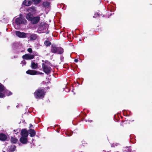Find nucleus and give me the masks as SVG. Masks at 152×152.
<instances>
[{
    "instance_id": "dca6fc26",
    "label": "nucleus",
    "mask_w": 152,
    "mask_h": 152,
    "mask_svg": "<svg viewBox=\"0 0 152 152\" xmlns=\"http://www.w3.org/2000/svg\"><path fill=\"white\" fill-rule=\"evenodd\" d=\"M34 17L33 15L30 13H28L27 14L26 16V18L28 20L30 21L31 20L32 18Z\"/></svg>"
},
{
    "instance_id": "b1692460",
    "label": "nucleus",
    "mask_w": 152,
    "mask_h": 152,
    "mask_svg": "<svg viewBox=\"0 0 152 152\" xmlns=\"http://www.w3.org/2000/svg\"><path fill=\"white\" fill-rule=\"evenodd\" d=\"M4 90V86L0 83V92L3 91Z\"/></svg>"
},
{
    "instance_id": "39448f33",
    "label": "nucleus",
    "mask_w": 152,
    "mask_h": 152,
    "mask_svg": "<svg viewBox=\"0 0 152 152\" xmlns=\"http://www.w3.org/2000/svg\"><path fill=\"white\" fill-rule=\"evenodd\" d=\"M26 73L28 74H29L31 75H43L44 73L41 72H39L36 71L34 70H28L26 72Z\"/></svg>"
},
{
    "instance_id": "4be33fe9",
    "label": "nucleus",
    "mask_w": 152,
    "mask_h": 152,
    "mask_svg": "<svg viewBox=\"0 0 152 152\" xmlns=\"http://www.w3.org/2000/svg\"><path fill=\"white\" fill-rule=\"evenodd\" d=\"M44 44L46 46H49L51 44V43L49 41L46 40L44 42Z\"/></svg>"
},
{
    "instance_id": "e433bc0d",
    "label": "nucleus",
    "mask_w": 152,
    "mask_h": 152,
    "mask_svg": "<svg viewBox=\"0 0 152 152\" xmlns=\"http://www.w3.org/2000/svg\"><path fill=\"white\" fill-rule=\"evenodd\" d=\"M9 106L7 107V108H9Z\"/></svg>"
},
{
    "instance_id": "a878e982",
    "label": "nucleus",
    "mask_w": 152,
    "mask_h": 152,
    "mask_svg": "<svg viewBox=\"0 0 152 152\" xmlns=\"http://www.w3.org/2000/svg\"><path fill=\"white\" fill-rule=\"evenodd\" d=\"M118 144H117V143L112 144H111V146L112 147H115V146H117Z\"/></svg>"
},
{
    "instance_id": "2f4dec72",
    "label": "nucleus",
    "mask_w": 152,
    "mask_h": 152,
    "mask_svg": "<svg viewBox=\"0 0 152 152\" xmlns=\"http://www.w3.org/2000/svg\"><path fill=\"white\" fill-rule=\"evenodd\" d=\"M74 61L75 62H77L78 61V60L77 59H75L74 60Z\"/></svg>"
},
{
    "instance_id": "6ab92c4d",
    "label": "nucleus",
    "mask_w": 152,
    "mask_h": 152,
    "mask_svg": "<svg viewBox=\"0 0 152 152\" xmlns=\"http://www.w3.org/2000/svg\"><path fill=\"white\" fill-rule=\"evenodd\" d=\"M29 133L30 134V136L31 137H34L35 135V131L33 129L29 130Z\"/></svg>"
},
{
    "instance_id": "9d476101",
    "label": "nucleus",
    "mask_w": 152,
    "mask_h": 152,
    "mask_svg": "<svg viewBox=\"0 0 152 152\" xmlns=\"http://www.w3.org/2000/svg\"><path fill=\"white\" fill-rule=\"evenodd\" d=\"M28 35L31 40L36 39L37 37V35L34 34L29 33L28 34Z\"/></svg>"
},
{
    "instance_id": "c9c22d12",
    "label": "nucleus",
    "mask_w": 152,
    "mask_h": 152,
    "mask_svg": "<svg viewBox=\"0 0 152 152\" xmlns=\"http://www.w3.org/2000/svg\"><path fill=\"white\" fill-rule=\"evenodd\" d=\"M18 106H18V105H17L16 106V107H18Z\"/></svg>"
},
{
    "instance_id": "4c0bfd02",
    "label": "nucleus",
    "mask_w": 152,
    "mask_h": 152,
    "mask_svg": "<svg viewBox=\"0 0 152 152\" xmlns=\"http://www.w3.org/2000/svg\"><path fill=\"white\" fill-rule=\"evenodd\" d=\"M9 106L7 107V108H9Z\"/></svg>"
},
{
    "instance_id": "6e6552de",
    "label": "nucleus",
    "mask_w": 152,
    "mask_h": 152,
    "mask_svg": "<svg viewBox=\"0 0 152 152\" xmlns=\"http://www.w3.org/2000/svg\"><path fill=\"white\" fill-rule=\"evenodd\" d=\"M16 34L19 37L24 38L26 37V33L23 32H21L19 31H16Z\"/></svg>"
},
{
    "instance_id": "1a4fd4ad",
    "label": "nucleus",
    "mask_w": 152,
    "mask_h": 152,
    "mask_svg": "<svg viewBox=\"0 0 152 152\" xmlns=\"http://www.w3.org/2000/svg\"><path fill=\"white\" fill-rule=\"evenodd\" d=\"M21 134L22 137H27L28 135V132L25 129H22L21 131Z\"/></svg>"
},
{
    "instance_id": "473e14b6",
    "label": "nucleus",
    "mask_w": 152,
    "mask_h": 152,
    "mask_svg": "<svg viewBox=\"0 0 152 152\" xmlns=\"http://www.w3.org/2000/svg\"><path fill=\"white\" fill-rule=\"evenodd\" d=\"M66 134V135H67V136H71V135H72V134Z\"/></svg>"
},
{
    "instance_id": "aec40b11",
    "label": "nucleus",
    "mask_w": 152,
    "mask_h": 152,
    "mask_svg": "<svg viewBox=\"0 0 152 152\" xmlns=\"http://www.w3.org/2000/svg\"><path fill=\"white\" fill-rule=\"evenodd\" d=\"M18 141V139L15 137H11V141L12 143H16Z\"/></svg>"
},
{
    "instance_id": "f8f14e48",
    "label": "nucleus",
    "mask_w": 152,
    "mask_h": 152,
    "mask_svg": "<svg viewBox=\"0 0 152 152\" xmlns=\"http://www.w3.org/2000/svg\"><path fill=\"white\" fill-rule=\"evenodd\" d=\"M16 147L14 145H12L8 147L7 150L8 151H15Z\"/></svg>"
},
{
    "instance_id": "ddd939ff",
    "label": "nucleus",
    "mask_w": 152,
    "mask_h": 152,
    "mask_svg": "<svg viewBox=\"0 0 152 152\" xmlns=\"http://www.w3.org/2000/svg\"><path fill=\"white\" fill-rule=\"evenodd\" d=\"M20 142L23 144H26L27 143L28 140L27 137H21L20 139Z\"/></svg>"
},
{
    "instance_id": "5701e85b",
    "label": "nucleus",
    "mask_w": 152,
    "mask_h": 152,
    "mask_svg": "<svg viewBox=\"0 0 152 152\" xmlns=\"http://www.w3.org/2000/svg\"><path fill=\"white\" fill-rule=\"evenodd\" d=\"M32 2L34 4H37L40 3V0H33Z\"/></svg>"
},
{
    "instance_id": "7c9ffc66",
    "label": "nucleus",
    "mask_w": 152,
    "mask_h": 152,
    "mask_svg": "<svg viewBox=\"0 0 152 152\" xmlns=\"http://www.w3.org/2000/svg\"><path fill=\"white\" fill-rule=\"evenodd\" d=\"M8 92L9 93H8L7 94V96H9L12 94V93L10 91H8Z\"/></svg>"
},
{
    "instance_id": "f257e3e1",
    "label": "nucleus",
    "mask_w": 152,
    "mask_h": 152,
    "mask_svg": "<svg viewBox=\"0 0 152 152\" xmlns=\"http://www.w3.org/2000/svg\"><path fill=\"white\" fill-rule=\"evenodd\" d=\"M51 52L53 53L61 54L63 52V48L60 47H56L55 45L53 44L51 46Z\"/></svg>"
},
{
    "instance_id": "393cba45",
    "label": "nucleus",
    "mask_w": 152,
    "mask_h": 152,
    "mask_svg": "<svg viewBox=\"0 0 152 152\" xmlns=\"http://www.w3.org/2000/svg\"><path fill=\"white\" fill-rule=\"evenodd\" d=\"M63 91L65 89H66V90L65 91L66 92H68L70 91V89L67 88L66 87H65V88H63Z\"/></svg>"
},
{
    "instance_id": "7ed1b4c3",
    "label": "nucleus",
    "mask_w": 152,
    "mask_h": 152,
    "mask_svg": "<svg viewBox=\"0 0 152 152\" xmlns=\"http://www.w3.org/2000/svg\"><path fill=\"white\" fill-rule=\"evenodd\" d=\"M42 68L44 72L47 74H49L51 72V68L49 65L47 63H42Z\"/></svg>"
},
{
    "instance_id": "f03ea898",
    "label": "nucleus",
    "mask_w": 152,
    "mask_h": 152,
    "mask_svg": "<svg viewBox=\"0 0 152 152\" xmlns=\"http://www.w3.org/2000/svg\"><path fill=\"white\" fill-rule=\"evenodd\" d=\"M36 99L43 98L45 95V89L44 88H38L34 93Z\"/></svg>"
},
{
    "instance_id": "20e7f679",
    "label": "nucleus",
    "mask_w": 152,
    "mask_h": 152,
    "mask_svg": "<svg viewBox=\"0 0 152 152\" xmlns=\"http://www.w3.org/2000/svg\"><path fill=\"white\" fill-rule=\"evenodd\" d=\"M15 22L17 24L20 25L22 23L25 24L26 23L27 21L25 18L20 17L16 18Z\"/></svg>"
},
{
    "instance_id": "72a5a7b5",
    "label": "nucleus",
    "mask_w": 152,
    "mask_h": 152,
    "mask_svg": "<svg viewBox=\"0 0 152 152\" xmlns=\"http://www.w3.org/2000/svg\"><path fill=\"white\" fill-rule=\"evenodd\" d=\"M32 126V125H31V124H30V127H31Z\"/></svg>"
},
{
    "instance_id": "0eeeda50",
    "label": "nucleus",
    "mask_w": 152,
    "mask_h": 152,
    "mask_svg": "<svg viewBox=\"0 0 152 152\" xmlns=\"http://www.w3.org/2000/svg\"><path fill=\"white\" fill-rule=\"evenodd\" d=\"M40 19V17L38 16L34 17L31 20V22L33 24H36L39 22Z\"/></svg>"
},
{
    "instance_id": "2eb2a0df",
    "label": "nucleus",
    "mask_w": 152,
    "mask_h": 152,
    "mask_svg": "<svg viewBox=\"0 0 152 152\" xmlns=\"http://www.w3.org/2000/svg\"><path fill=\"white\" fill-rule=\"evenodd\" d=\"M32 0H25L23 2V4L26 6H29L32 3Z\"/></svg>"
},
{
    "instance_id": "bb28decb",
    "label": "nucleus",
    "mask_w": 152,
    "mask_h": 152,
    "mask_svg": "<svg viewBox=\"0 0 152 152\" xmlns=\"http://www.w3.org/2000/svg\"><path fill=\"white\" fill-rule=\"evenodd\" d=\"M5 96L4 94L1 93H0V98H3Z\"/></svg>"
},
{
    "instance_id": "f3484780",
    "label": "nucleus",
    "mask_w": 152,
    "mask_h": 152,
    "mask_svg": "<svg viewBox=\"0 0 152 152\" xmlns=\"http://www.w3.org/2000/svg\"><path fill=\"white\" fill-rule=\"evenodd\" d=\"M31 68L33 69H36L38 68V65L37 63H35V62H32L31 65Z\"/></svg>"
},
{
    "instance_id": "4468645a",
    "label": "nucleus",
    "mask_w": 152,
    "mask_h": 152,
    "mask_svg": "<svg viewBox=\"0 0 152 152\" xmlns=\"http://www.w3.org/2000/svg\"><path fill=\"white\" fill-rule=\"evenodd\" d=\"M7 137L5 134L1 133L0 134V140L2 141H4L6 140Z\"/></svg>"
},
{
    "instance_id": "c85d7f7f",
    "label": "nucleus",
    "mask_w": 152,
    "mask_h": 152,
    "mask_svg": "<svg viewBox=\"0 0 152 152\" xmlns=\"http://www.w3.org/2000/svg\"><path fill=\"white\" fill-rule=\"evenodd\" d=\"M21 64H23L24 65H25L26 64V62L25 60H23L21 61Z\"/></svg>"
},
{
    "instance_id": "f704fd0d",
    "label": "nucleus",
    "mask_w": 152,
    "mask_h": 152,
    "mask_svg": "<svg viewBox=\"0 0 152 152\" xmlns=\"http://www.w3.org/2000/svg\"><path fill=\"white\" fill-rule=\"evenodd\" d=\"M88 121L89 122H91L92 121H89V120H88Z\"/></svg>"
},
{
    "instance_id": "a211bd4d",
    "label": "nucleus",
    "mask_w": 152,
    "mask_h": 152,
    "mask_svg": "<svg viewBox=\"0 0 152 152\" xmlns=\"http://www.w3.org/2000/svg\"><path fill=\"white\" fill-rule=\"evenodd\" d=\"M131 150L129 147H126L124 148L123 152H131Z\"/></svg>"
},
{
    "instance_id": "c756f323",
    "label": "nucleus",
    "mask_w": 152,
    "mask_h": 152,
    "mask_svg": "<svg viewBox=\"0 0 152 152\" xmlns=\"http://www.w3.org/2000/svg\"><path fill=\"white\" fill-rule=\"evenodd\" d=\"M94 15H95V16H94L93 17V18H96V17L97 16H99V14L98 13H95Z\"/></svg>"
},
{
    "instance_id": "cd10ccee",
    "label": "nucleus",
    "mask_w": 152,
    "mask_h": 152,
    "mask_svg": "<svg viewBox=\"0 0 152 152\" xmlns=\"http://www.w3.org/2000/svg\"><path fill=\"white\" fill-rule=\"evenodd\" d=\"M27 50L30 53H31L32 52V49L31 48H28V49Z\"/></svg>"
},
{
    "instance_id": "423d86ee",
    "label": "nucleus",
    "mask_w": 152,
    "mask_h": 152,
    "mask_svg": "<svg viewBox=\"0 0 152 152\" xmlns=\"http://www.w3.org/2000/svg\"><path fill=\"white\" fill-rule=\"evenodd\" d=\"M22 58L23 59L26 60H31L32 59L34 58V56L33 55L29 54H26L23 56Z\"/></svg>"
},
{
    "instance_id": "9b49d317",
    "label": "nucleus",
    "mask_w": 152,
    "mask_h": 152,
    "mask_svg": "<svg viewBox=\"0 0 152 152\" xmlns=\"http://www.w3.org/2000/svg\"><path fill=\"white\" fill-rule=\"evenodd\" d=\"M29 13H31L34 14L36 13V9L35 7H29L27 10Z\"/></svg>"
},
{
    "instance_id": "412c9836",
    "label": "nucleus",
    "mask_w": 152,
    "mask_h": 152,
    "mask_svg": "<svg viewBox=\"0 0 152 152\" xmlns=\"http://www.w3.org/2000/svg\"><path fill=\"white\" fill-rule=\"evenodd\" d=\"M50 3L48 2H44L43 3V6L46 7L48 8L49 7Z\"/></svg>"
}]
</instances>
